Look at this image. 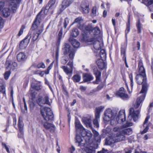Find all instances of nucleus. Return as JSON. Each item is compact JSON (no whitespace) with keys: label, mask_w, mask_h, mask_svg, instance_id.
I'll return each instance as SVG.
<instances>
[{"label":"nucleus","mask_w":153,"mask_h":153,"mask_svg":"<svg viewBox=\"0 0 153 153\" xmlns=\"http://www.w3.org/2000/svg\"><path fill=\"white\" fill-rule=\"evenodd\" d=\"M93 28L89 24L85 27L84 32H83L90 34L91 32H92Z\"/></svg>","instance_id":"39"},{"label":"nucleus","mask_w":153,"mask_h":153,"mask_svg":"<svg viewBox=\"0 0 153 153\" xmlns=\"http://www.w3.org/2000/svg\"><path fill=\"white\" fill-rule=\"evenodd\" d=\"M69 41L71 43V45L74 48H77L79 47L80 43L73 37H70L69 39Z\"/></svg>","instance_id":"21"},{"label":"nucleus","mask_w":153,"mask_h":153,"mask_svg":"<svg viewBox=\"0 0 153 153\" xmlns=\"http://www.w3.org/2000/svg\"><path fill=\"white\" fill-rule=\"evenodd\" d=\"M38 68H45V65L43 62H41L38 63L36 66Z\"/></svg>","instance_id":"53"},{"label":"nucleus","mask_w":153,"mask_h":153,"mask_svg":"<svg viewBox=\"0 0 153 153\" xmlns=\"http://www.w3.org/2000/svg\"><path fill=\"white\" fill-rule=\"evenodd\" d=\"M74 0H64L61 4V11H62L74 1Z\"/></svg>","instance_id":"18"},{"label":"nucleus","mask_w":153,"mask_h":153,"mask_svg":"<svg viewBox=\"0 0 153 153\" xmlns=\"http://www.w3.org/2000/svg\"><path fill=\"white\" fill-rule=\"evenodd\" d=\"M88 34L85 33H84L82 34L81 37V40L82 42L86 43L88 42H92L93 41L96 39L94 36L90 38Z\"/></svg>","instance_id":"12"},{"label":"nucleus","mask_w":153,"mask_h":153,"mask_svg":"<svg viewBox=\"0 0 153 153\" xmlns=\"http://www.w3.org/2000/svg\"><path fill=\"white\" fill-rule=\"evenodd\" d=\"M62 29L61 28L58 34V39H57V43L59 44L62 38Z\"/></svg>","instance_id":"48"},{"label":"nucleus","mask_w":153,"mask_h":153,"mask_svg":"<svg viewBox=\"0 0 153 153\" xmlns=\"http://www.w3.org/2000/svg\"><path fill=\"white\" fill-rule=\"evenodd\" d=\"M21 0H12V2L10 4V5H13V6L11 7L12 9L14 10L13 8H16L17 6V4H19L21 2ZM13 12H14V10H13Z\"/></svg>","instance_id":"37"},{"label":"nucleus","mask_w":153,"mask_h":153,"mask_svg":"<svg viewBox=\"0 0 153 153\" xmlns=\"http://www.w3.org/2000/svg\"><path fill=\"white\" fill-rule=\"evenodd\" d=\"M93 123L94 127L96 128H98L99 127V124L97 119H95L93 121Z\"/></svg>","instance_id":"58"},{"label":"nucleus","mask_w":153,"mask_h":153,"mask_svg":"<svg viewBox=\"0 0 153 153\" xmlns=\"http://www.w3.org/2000/svg\"><path fill=\"white\" fill-rule=\"evenodd\" d=\"M74 0H64L61 4V11H62L74 1Z\"/></svg>","instance_id":"17"},{"label":"nucleus","mask_w":153,"mask_h":153,"mask_svg":"<svg viewBox=\"0 0 153 153\" xmlns=\"http://www.w3.org/2000/svg\"><path fill=\"white\" fill-rule=\"evenodd\" d=\"M31 37V33L30 32L28 33L25 38L21 41L19 45V48L21 49H22L25 47V46L29 42Z\"/></svg>","instance_id":"8"},{"label":"nucleus","mask_w":153,"mask_h":153,"mask_svg":"<svg viewBox=\"0 0 153 153\" xmlns=\"http://www.w3.org/2000/svg\"><path fill=\"white\" fill-rule=\"evenodd\" d=\"M81 7L84 13H88L89 12V4L85 2H83L81 5Z\"/></svg>","instance_id":"22"},{"label":"nucleus","mask_w":153,"mask_h":153,"mask_svg":"<svg viewBox=\"0 0 153 153\" xmlns=\"http://www.w3.org/2000/svg\"><path fill=\"white\" fill-rule=\"evenodd\" d=\"M10 56L9 55L8 56L6 60L5 65L7 66L6 68L10 70L12 69L13 71H14L15 69L16 68L17 65L16 62H13L9 59Z\"/></svg>","instance_id":"7"},{"label":"nucleus","mask_w":153,"mask_h":153,"mask_svg":"<svg viewBox=\"0 0 153 153\" xmlns=\"http://www.w3.org/2000/svg\"><path fill=\"white\" fill-rule=\"evenodd\" d=\"M37 94V93L35 92H32L31 93L30 95L31 97H32V100H33L36 97V94Z\"/></svg>","instance_id":"64"},{"label":"nucleus","mask_w":153,"mask_h":153,"mask_svg":"<svg viewBox=\"0 0 153 153\" xmlns=\"http://www.w3.org/2000/svg\"><path fill=\"white\" fill-rule=\"evenodd\" d=\"M17 58L19 62H20L24 61L26 59L25 54L22 52L19 53L17 55Z\"/></svg>","instance_id":"29"},{"label":"nucleus","mask_w":153,"mask_h":153,"mask_svg":"<svg viewBox=\"0 0 153 153\" xmlns=\"http://www.w3.org/2000/svg\"><path fill=\"white\" fill-rule=\"evenodd\" d=\"M10 10L9 8H4L1 12V14L5 17H8L10 14Z\"/></svg>","instance_id":"28"},{"label":"nucleus","mask_w":153,"mask_h":153,"mask_svg":"<svg viewBox=\"0 0 153 153\" xmlns=\"http://www.w3.org/2000/svg\"><path fill=\"white\" fill-rule=\"evenodd\" d=\"M50 7L47 5L46 6L43 7L41 11L37 14V15H38V17L39 15H40L41 13L43 11L45 15H47L48 14H53L54 10L52 8H51Z\"/></svg>","instance_id":"11"},{"label":"nucleus","mask_w":153,"mask_h":153,"mask_svg":"<svg viewBox=\"0 0 153 153\" xmlns=\"http://www.w3.org/2000/svg\"><path fill=\"white\" fill-rule=\"evenodd\" d=\"M19 132L18 134V137L19 138H22L23 137L24 135L23 130H19Z\"/></svg>","instance_id":"59"},{"label":"nucleus","mask_w":153,"mask_h":153,"mask_svg":"<svg viewBox=\"0 0 153 153\" xmlns=\"http://www.w3.org/2000/svg\"><path fill=\"white\" fill-rule=\"evenodd\" d=\"M4 22V20L0 16V29H2L3 27Z\"/></svg>","instance_id":"61"},{"label":"nucleus","mask_w":153,"mask_h":153,"mask_svg":"<svg viewBox=\"0 0 153 153\" xmlns=\"http://www.w3.org/2000/svg\"><path fill=\"white\" fill-rule=\"evenodd\" d=\"M83 81L85 82L92 80L94 77L91 74H85L83 76Z\"/></svg>","instance_id":"30"},{"label":"nucleus","mask_w":153,"mask_h":153,"mask_svg":"<svg viewBox=\"0 0 153 153\" xmlns=\"http://www.w3.org/2000/svg\"><path fill=\"white\" fill-rule=\"evenodd\" d=\"M92 131V132L94 134V137H96L97 136H99V133L98 132L96 131L92 127V128H91Z\"/></svg>","instance_id":"62"},{"label":"nucleus","mask_w":153,"mask_h":153,"mask_svg":"<svg viewBox=\"0 0 153 153\" xmlns=\"http://www.w3.org/2000/svg\"><path fill=\"white\" fill-rule=\"evenodd\" d=\"M82 120L87 127L92 128V125L90 117H84L82 118Z\"/></svg>","instance_id":"15"},{"label":"nucleus","mask_w":153,"mask_h":153,"mask_svg":"<svg viewBox=\"0 0 153 153\" xmlns=\"http://www.w3.org/2000/svg\"><path fill=\"white\" fill-rule=\"evenodd\" d=\"M136 25L137 28L138 33H141V28H142V24L140 23L139 20H138Z\"/></svg>","instance_id":"45"},{"label":"nucleus","mask_w":153,"mask_h":153,"mask_svg":"<svg viewBox=\"0 0 153 153\" xmlns=\"http://www.w3.org/2000/svg\"><path fill=\"white\" fill-rule=\"evenodd\" d=\"M40 123L47 130L51 129V132H53L54 130V126L53 125L47 122H44L43 120L40 121Z\"/></svg>","instance_id":"14"},{"label":"nucleus","mask_w":153,"mask_h":153,"mask_svg":"<svg viewBox=\"0 0 153 153\" xmlns=\"http://www.w3.org/2000/svg\"><path fill=\"white\" fill-rule=\"evenodd\" d=\"M74 0H64L61 4V11H62L74 1Z\"/></svg>","instance_id":"19"},{"label":"nucleus","mask_w":153,"mask_h":153,"mask_svg":"<svg viewBox=\"0 0 153 153\" xmlns=\"http://www.w3.org/2000/svg\"><path fill=\"white\" fill-rule=\"evenodd\" d=\"M135 79L138 84H142V89L140 92V93L142 94V95L137 98L136 101L134 103H133L134 108L136 109L139 107L140 104L144 100L148 90L149 85L147 82L146 75H144L141 74H137Z\"/></svg>","instance_id":"1"},{"label":"nucleus","mask_w":153,"mask_h":153,"mask_svg":"<svg viewBox=\"0 0 153 153\" xmlns=\"http://www.w3.org/2000/svg\"><path fill=\"white\" fill-rule=\"evenodd\" d=\"M61 68L64 71L67 75H69L70 76H71L73 74V69H69L68 68L65 66H62Z\"/></svg>","instance_id":"25"},{"label":"nucleus","mask_w":153,"mask_h":153,"mask_svg":"<svg viewBox=\"0 0 153 153\" xmlns=\"http://www.w3.org/2000/svg\"><path fill=\"white\" fill-rule=\"evenodd\" d=\"M116 142L114 138L112 137H108L105 139V144L106 145H111L112 144L115 143Z\"/></svg>","instance_id":"27"},{"label":"nucleus","mask_w":153,"mask_h":153,"mask_svg":"<svg viewBox=\"0 0 153 153\" xmlns=\"http://www.w3.org/2000/svg\"><path fill=\"white\" fill-rule=\"evenodd\" d=\"M114 139L116 142H120L124 140L125 139V137L123 134H122V132L121 131L117 133L116 136L114 137Z\"/></svg>","instance_id":"20"},{"label":"nucleus","mask_w":153,"mask_h":153,"mask_svg":"<svg viewBox=\"0 0 153 153\" xmlns=\"http://www.w3.org/2000/svg\"><path fill=\"white\" fill-rule=\"evenodd\" d=\"M122 134L126 135H129L132 133V129L131 128H129L123 129L121 131Z\"/></svg>","instance_id":"36"},{"label":"nucleus","mask_w":153,"mask_h":153,"mask_svg":"<svg viewBox=\"0 0 153 153\" xmlns=\"http://www.w3.org/2000/svg\"><path fill=\"white\" fill-rule=\"evenodd\" d=\"M117 112L115 110L112 111L111 109H108L104 112V117L103 119L105 121H108L111 120V122L113 121V120L115 117Z\"/></svg>","instance_id":"5"},{"label":"nucleus","mask_w":153,"mask_h":153,"mask_svg":"<svg viewBox=\"0 0 153 153\" xmlns=\"http://www.w3.org/2000/svg\"><path fill=\"white\" fill-rule=\"evenodd\" d=\"M36 102L40 106H42L45 104L50 105L51 104L49 101V97L47 96H45L44 97L41 96H39L37 98Z\"/></svg>","instance_id":"6"},{"label":"nucleus","mask_w":153,"mask_h":153,"mask_svg":"<svg viewBox=\"0 0 153 153\" xmlns=\"http://www.w3.org/2000/svg\"><path fill=\"white\" fill-rule=\"evenodd\" d=\"M31 86L33 89L37 91H39L42 88V86L40 82H32L31 84Z\"/></svg>","instance_id":"24"},{"label":"nucleus","mask_w":153,"mask_h":153,"mask_svg":"<svg viewBox=\"0 0 153 153\" xmlns=\"http://www.w3.org/2000/svg\"><path fill=\"white\" fill-rule=\"evenodd\" d=\"M18 126L19 130H23L24 124L22 118L19 117L18 121Z\"/></svg>","instance_id":"40"},{"label":"nucleus","mask_w":153,"mask_h":153,"mask_svg":"<svg viewBox=\"0 0 153 153\" xmlns=\"http://www.w3.org/2000/svg\"><path fill=\"white\" fill-rule=\"evenodd\" d=\"M30 107L31 109H33L35 105V103L33 101L30 102H29Z\"/></svg>","instance_id":"63"},{"label":"nucleus","mask_w":153,"mask_h":153,"mask_svg":"<svg viewBox=\"0 0 153 153\" xmlns=\"http://www.w3.org/2000/svg\"><path fill=\"white\" fill-rule=\"evenodd\" d=\"M129 78L130 79V82H131V88H133V78L132 74V73H130L129 75Z\"/></svg>","instance_id":"56"},{"label":"nucleus","mask_w":153,"mask_h":153,"mask_svg":"<svg viewBox=\"0 0 153 153\" xmlns=\"http://www.w3.org/2000/svg\"><path fill=\"white\" fill-rule=\"evenodd\" d=\"M92 32H93L94 34L95 35H97L100 33L99 28L97 27L93 28Z\"/></svg>","instance_id":"43"},{"label":"nucleus","mask_w":153,"mask_h":153,"mask_svg":"<svg viewBox=\"0 0 153 153\" xmlns=\"http://www.w3.org/2000/svg\"><path fill=\"white\" fill-rule=\"evenodd\" d=\"M69 19L68 17H66L64 20V22L63 23L64 27L65 28L67 27V26L69 23Z\"/></svg>","instance_id":"55"},{"label":"nucleus","mask_w":153,"mask_h":153,"mask_svg":"<svg viewBox=\"0 0 153 153\" xmlns=\"http://www.w3.org/2000/svg\"><path fill=\"white\" fill-rule=\"evenodd\" d=\"M56 2V0H50L47 5L50 7L51 8L53 9L54 10L55 9L54 5Z\"/></svg>","instance_id":"42"},{"label":"nucleus","mask_w":153,"mask_h":153,"mask_svg":"<svg viewBox=\"0 0 153 153\" xmlns=\"http://www.w3.org/2000/svg\"><path fill=\"white\" fill-rule=\"evenodd\" d=\"M101 72L100 71H98L96 73H94V74L95 75L96 77V81L94 82V83L96 84H98V82L100 81V79L101 76Z\"/></svg>","instance_id":"33"},{"label":"nucleus","mask_w":153,"mask_h":153,"mask_svg":"<svg viewBox=\"0 0 153 153\" xmlns=\"http://www.w3.org/2000/svg\"><path fill=\"white\" fill-rule=\"evenodd\" d=\"M53 65V62L51 63L50 65L48 67L47 69L45 71H43L45 74H49L50 70L52 68Z\"/></svg>","instance_id":"50"},{"label":"nucleus","mask_w":153,"mask_h":153,"mask_svg":"<svg viewBox=\"0 0 153 153\" xmlns=\"http://www.w3.org/2000/svg\"><path fill=\"white\" fill-rule=\"evenodd\" d=\"M146 5L148 6L150 11H153V1H151L147 2Z\"/></svg>","instance_id":"47"},{"label":"nucleus","mask_w":153,"mask_h":153,"mask_svg":"<svg viewBox=\"0 0 153 153\" xmlns=\"http://www.w3.org/2000/svg\"><path fill=\"white\" fill-rule=\"evenodd\" d=\"M97 64L99 68L101 70H103L106 66L105 63L102 61L101 62L99 60L96 61Z\"/></svg>","instance_id":"32"},{"label":"nucleus","mask_w":153,"mask_h":153,"mask_svg":"<svg viewBox=\"0 0 153 153\" xmlns=\"http://www.w3.org/2000/svg\"><path fill=\"white\" fill-rule=\"evenodd\" d=\"M72 50L70 45L68 43H65L63 48V53L65 55L68 54Z\"/></svg>","instance_id":"23"},{"label":"nucleus","mask_w":153,"mask_h":153,"mask_svg":"<svg viewBox=\"0 0 153 153\" xmlns=\"http://www.w3.org/2000/svg\"><path fill=\"white\" fill-rule=\"evenodd\" d=\"M91 131L89 130H86L85 129L80 130V134L82 137L84 138L85 140L84 141L81 137L79 135H76L75 137L76 143H78V146L80 147L85 146L86 145L85 140L89 139L88 136H87V132Z\"/></svg>","instance_id":"3"},{"label":"nucleus","mask_w":153,"mask_h":153,"mask_svg":"<svg viewBox=\"0 0 153 153\" xmlns=\"http://www.w3.org/2000/svg\"><path fill=\"white\" fill-rule=\"evenodd\" d=\"M69 56L70 59H73L75 55V52L74 49H72V50L69 53Z\"/></svg>","instance_id":"51"},{"label":"nucleus","mask_w":153,"mask_h":153,"mask_svg":"<svg viewBox=\"0 0 153 153\" xmlns=\"http://www.w3.org/2000/svg\"><path fill=\"white\" fill-rule=\"evenodd\" d=\"M38 29V31H36V32L34 31L32 39V41H33V42L38 39L39 36L43 31V25H42L41 27L40 28H39Z\"/></svg>","instance_id":"13"},{"label":"nucleus","mask_w":153,"mask_h":153,"mask_svg":"<svg viewBox=\"0 0 153 153\" xmlns=\"http://www.w3.org/2000/svg\"><path fill=\"white\" fill-rule=\"evenodd\" d=\"M75 126L76 129H80L81 130L84 129L80 123L79 121H77L75 122Z\"/></svg>","instance_id":"49"},{"label":"nucleus","mask_w":153,"mask_h":153,"mask_svg":"<svg viewBox=\"0 0 153 153\" xmlns=\"http://www.w3.org/2000/svg\"><path fill=\"white\" fill-rule=\"evenodd\" d=\"M125 119L126 116L124 112L123 111H120L119 113L118 116L116 117L117 122H116V123H118L120 120H121L122 122H123L125 120Z\"/></svg>","instance_id":"16"},{"label":"nucleus","mask_w":153,"mask_h":153,"mask_svg":"<svg viewBox=\"0 0 153 153\" xmlns=\"http://www.w3.org/2000/svg\"><path fill=\"white\" fill-rule=\"evenodd\" d=\"M132 125V123L131 122H128V121L126 122L125 124L123 125L124 128H126L129 126H131Z\"/></svg>","instance_id":"60"},{"label":"nucleus","mask_w":153,"mask_h":153,"mask_svg":"<svg viewBox=\"0 0 153 153\" xmlns=\"http://www.w3.org/2000/svg\"><path fill=\"white\" fill-rule=\"evenodd\" d=\"M125 92H117L116 94L118 97H120L122 99L126 100L128 98V96L127 94H125Z\"/></svg>","instance_id":"31"},{"label":"nucleus","mask_w":153,"mask_h":153,"mask_svg":"<svg viewBox=\"0 0 153 153\" xmlns=\"http://www.w3.org/2000/svg\"><path fill=\"white\" fill-rule=\"evenodd\" d=\"M104 108V107L102 106H100L97 107L96 108V112L100 113V112L102 111Z\"/></svg>","instance_id":"57"},{"label":"nucleus","mask_w":153,"mask_h":153,"mask_svg":"<svg viewBox=\"0 0 153 153\" xmlns=\"http://www.w3.org/2000/svg\"><path fill=\"white\" fill-rule=\"evenodd\" d=\"M81 79V76L79 74H76L74 75L72 79L74 82H78Z\"/></svg>","instance_id":"41"},{"label":"nucleus","mask_w":153,"mask_h":153,"mask_svg":"<svg viewBox=\"0 0 153 153\" xmlns=\"http://www.w3.org/2000/svg\"><path fill=\"white\" fill-rule=\"evenodd\" d=\"M41 114L44 119L47 121L53 120V114L50 108L45 107L41 109Z\"/></svg>","instance_id":"4"},{"label":"nucleus","mask_w":153,"mask_h":153,"mask_svg":"<svg viewBox=\"0 0 153 153\" xmlns=\"http://www.w3.org/2000/svg\"><path fill=\"white\" fill-rule=\"evenodd\" d=\"M121 55L122 56L123 59L125 58H126V48L125 47H122L121 50Z\"/></svg>","instance_id":"44"},{"label":"nucleus","mask_w":153,"mask_h":153,"mask_svg":"<svg viewBox=\"0 0 153 153\" xmlns=\"http://www.w3.org/2000/svg\"><path fill=\"white\" fill-rule=\"evenodd\" d=\"M87 136H88L89 139L86 140V145L84 146V150L86 153H95V149H96V145L93 143V141L91 138L93 135L92 133L90 131L87 132Z\"/></svg>","instance_id":"2"},{"label":"nucleus","mask_w":153,"mask_h":153,"mask_svg":"<svg viewBox=\"0 0 153 153\" xmlns=\"http://www.w3.org/2000/svg\"><path fill=\"white\" fill-rule=\"evenodd\" d=\"M40 23V19L39 18H38V15H37L34 21L33 24L32 25L31 28L28 33H30L31 34L32 31H34L36 29V31H38V28H40V27H38V25Z\"/></svg>","instance_id":"9"},{"label":"nucleus","mask_w":153,"mask_h":153,"mask_svg":"<svg viewBox=\"0 0 153 153\" xmlns=\"http://www.w3.org/2000/svg\"><path fill=\"white\" fill-rule=\"evenodd\" d=\"M11 74L10 71H6L4 74V78L6 80L7 79Z\"/></svg>","instance_id":"54"},{"label":"nucleus","mask_w":153,"mask_h":153,"mask_svg":"<svg viewBox=\"0 0 153 153\" xmlns=\"http://www.w3.org/2000/svg\"><path fill=\"white\" fill-rule=\"evenodd\" d=\"M130 16H129L128 21V22L126 24V28L125 30V36L127 39V34L130 31Z\"/></svg>","instance_id":"38"},{"label":"nucleus","mask_w":153,"mask_h":153,"mask_svg":"<svg viewBox=\"0 0 153 153\" xmlns=\"http://www.w3.org/2000/svg\"><path fill=\"white\" fill-rule=\"evenodd\" d=\"M99 55L100 58V59L102 61L105 60L106 57L105 51L104 49L101 50L100 52Z\"/></svg>","instance_id":"35"},{"label":"nucleus","mask_w":153,"mask_h":153,"mask_svg":"<svg viewBox=\"0 0 153 153\" xmlns=\"http://www.w3.org/2000/svg\"><path fill=\"white\" fill-rule=\"evenodd\" d=\"M79 33L77 29L74 28L71 31V36L73 37H76L79 35Z\"/></svg>","instance_id":"34"},{"label":"nucleus","mask_w":153,"mask_h":153,"mask_svg":"<svg viewBox=\"0 0 153 153\" xmlns=\"http://www.w3.org/2000/svg\"><path fill=\"white\" fill-rule=\"evenodd\" d=\"M94 37L96 39L92 42H93L94 47L96 50H99L101 49L100 42L96 36H94Z\"/></svg>","instance_id":"26"},{"label":"nucleus","mask_w":153,"mask_h":153,"mask_svg":"<svg viewBox=\"0 0 153 153\" xmlns=\"http://www.w3.org/2000/svg\"><path fill=\"white\" fill-rule=\"evenodd\" d=\"M140 112L139 109L135 110L133 108H130L129 112V114L131 116V117L134 121L135 122L137 120Z\"/></svg>","instance_id":"10"},{"label":"nucleus","mask_w":153,"mask_h":153,"mask_svg":"<svg viewBox=\"0 0 153 153\" xmlns=\"http://www.w3.org/2000/svg\"><path fill=\"white\" fill-rule=\"evenodd\" d=\"M139 68V74H141L145 75H146L145 70L143 66H142Z\"/></svg>","instance_id":"46"},{"label":"nucleus","mask_w":153,"mask_h":153,"mask_svg":"<svg viewBox=\"0 0 153 153\" xmlns=\"http://www.w3.org/2000/svg\"><path fill=\"white\" fill-rule=\"evenodd\" d=\"M97 8L96 7L94 6L93 7L91 15L92 16H95L97 15Z\"/></svg>","instance_id":"52"}]
</instances>
